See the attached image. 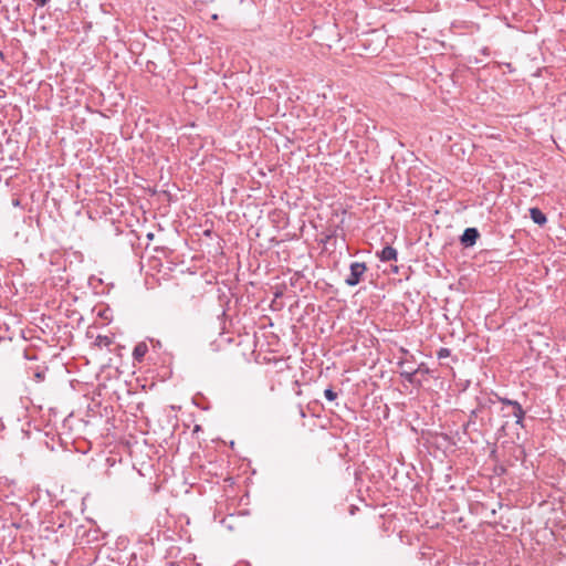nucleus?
Segmentation results:
<instances>
[{
  "mask_svg": "<svg viewBox=\"0 0 566 566\" xmlns=\"http://www.w3.org/2000/svg\"><path fill=\"white\" fill-rule=\"evenodd\" d=\"M148 352V346L145 342H139L136 344L133 350V358L135 361L142 363L145 358V355Z\"/></svg>",
  "mask_w": 566,
  "mask_h": 566,
  "instance_id": "39448f33",
  "label": "nucleus"
},
{
  "mask_svg": "<svg viewBox=\"0 0 566 566\" xmlns=\"http://www.w3.org/2000/svg\"><path fill=\"white\" fill-rule=\"evenodd\" d=\"M324 396L329 401H333L337 398V394L332 388L325 389Z\"/></svg>",
  "mask_w": 566,
  "mask_h": 566,
  "instance_id": "9d476101",
  "label": "nucleus"
},
{
  "mask_svg": "<svg viewBox=\"0 0 566 566\" xmlns=\"http://www.w3.org/2000/svg\"><path fill=\"white\" fill-rule=\"evenodd\" d=\"M399 366L402 368V369H410V368H413L412 366H410V363L408 360H401L399 361Z\"/></svg>",
  "mask_w": 566,
  "mask_h": 566,
  "instance_id": "9b49d317",
  "label": "nucleus"
},
{
  "mask_svg": "<svg viewBox=\"0 0 566 566\" xmlns=\"http://www.w3.org/2000/svg\"><path fill=\"white\" fill-rule=\"evenodd\" d=\"M480 233L478 229L475 228H467L461 238L460 241L464 247H472L476 243V240L479 239Z\"/></svg>",
  "mask_w": 566,
  "mask_h": 566,
  "instance_id": "7ed1b4c3",
  "label": "nucleus"
},
{
  "mask_svg": "<svg viewBox=\"0 0 566 566\" xmlns=\"http://www.w3.org/2000/svg\"><path fill=\"white\" fill-rule=\"evenodd\" d=\"M96 343H97V345H99V346H108V345H111V344H112V340H111V338H109L108 336H102V335H99V336H97V338H96Z\"/></svg>",
  "mask_w": 566,
  "mask_h": 566,
  "instance_id": "1a4fd4ad",
  "label": "nucleus"
},
{
  "mask_svg": "<svg viewBox=\"0 0 566 566\" xmlns=\"http://www.w3.org/2000/svg\"><path fill=\"white\" fill-rule=\"evenodd\" d=\"M530 216H531V219L536 224H539V226L545 224L547 221L546 216L538 208H531Z\"/></svg>",
  "mask_w": 566,
  "mask_h": 566,
  "instance_id": "423d86ee",
  "label": "nucleus"
},
{
  "mask_svg": "<svg viewBox=\"0 0 566 566\" xmlns=\"http://www.w3.org/2000/svg\"><path fill=\"white\" fill-rule=\"evenodd\" d=\"M418 371H422V365H419L417 368H410V369H402L400 371V375L410 384L415 380V375L418 374Z\"/></svg>",
  "mask_w": 566,
  "mask_h": 566,
  "instance_id": "0eeeda50",
  "label": "nucleus"
},
{
  "mask_svg": "<svg viewBox=\"0 0 566 566\" xmlns=\"http://www.w3.org/2000/svg\"><path fill=\"white\" fill-rule=\"evenodd\" d=\"M378 258L382 262L396 261L397 260V250L392 247H385L380 252L377 253Z\"/></svg>",
  "mask_w": 566,
  "mask_h": 566,
  "instance_id": "20e7f679",
  "label": "nucleus"
},
{
  "mask_svg": "<svg viewBox=\"0 0 566 566\" xmlns=\"http://www.w3.org/2000/svg\"><path fill=\"white\" fill-rule=\"evenodd\" d=\"M437 356L439 359H444V358H448L451 356V350L447 347H441L438 352H437Z\"/></svg>",
  "mask_w": 566,
  "mask_h": 566,
  "instance_id": "6e6552de",
  "label": "nucleus"
},
{
  "mask_svg": "<svg viewBox=\"0 0 566 566\" xmlns=\"http://www.w3.org/2000/svg\"><path fill=\"white\" fill-rule=\"evenodd\" d=\"M499 400L504 406L512 407V416L515 417V419H516L515 423L520 424L521 427H523V419H524V416H525V411L523 410V408L520 405V402H517L516 400H512V399H509V398H502V397H500Z\"/></svg>",
  "mask_w": 566,
  "mask_h": 566,
  "instance_id": "f03ea898",
  "label": "nucleus"
},
{
  "mask_svg": "<svg viewBox=\"0 0 566 566\" xmlns=\"http://www.w3.org/2000/svg\"><path fill=\"white\" fill-rule=\"evenodd\" d=\"M349 269H350V273L346 277L345 283L348 286H355L361 281V277L365 274L367 268L364 262H354L350 264Z\"/></svg>",
  "mask_w": 566,
  "mask_h": 566,
  "instance_id": "f257e3e1",
  "label": "nucleus"
},
{
  "mask_svg": "<svg viewBox=\"0 0 566 566\" xmlns=\"http://www.w3.org/2000/svg\"><path fill=\"white\" fill-rule=\"evenodd\" d=\"M300 416H301L302 418H305V416H306V415H305V411H304L302 408H300Z\"/></svg>",
  "mask_w": 566,
  "mask_h": 566,
  "instance_id": "ddd939ff",
  "label": "nucleus"
},
{
  "mask_svg": "<svg viewBox=\"0 0 566 566\" xmlns=\"http://www.w3.org/2000/svg\"><path fill=\"white\" fill-rule=\"evenodd\" d=\"M422 365V371H420L421 374H428L429 373V368L424 366V364H421Z\"/></svg>",
  "mask_w": 566,
  "mask_h": 566,
  "instance_id": "f8f14e48",
  "label": "nucleus"
},
{
  "mask_svg": "<svg viewBox=\"0 0 566 566\" xmlns=\"http://www.w3.org/2000/svg\"><path fill=\"white\" fill-rule=\"evenodd\" d=\"M472 417H476V410H473V411L471 412V418H472Z\"/></svg>",
  "mask_w": 566,
  "mask_h": 566,
  "instance_id": "4468645a",
  "label": "nucleus"
}]
</instances>
